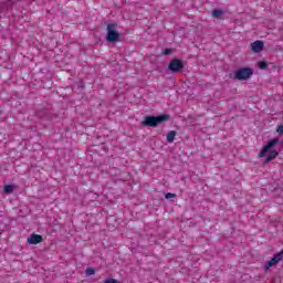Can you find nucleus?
<instances>
[{
    "label": "nucleus",
    "instance_id": "5",
    "mask_svg": "<svg viewBox=\"0 0 283 283\" xmlns=\"http://www.w3.org/2000/svg\"><path fill=\"white\" fill-rule=\"evenodd\" d=\"M277 143H280V139L274 138L271 139L260 151L259 154V158H264V156H266V154H269V151H271L273 149V147H275V145H277Z\"/></svg>",
    "mask_w": 283,
    "mask_h": 283
},
{
    "label": "nucleus",
    "instance_id": "8",
    "mask_svg": "<svg viewBox=\"0 0 283 283\" xmlns=\"http://www.w3.org/2000/svg\"><path fill=\"white\" fill-rule=\"evenodd\" d=\"M277 155H279L277 150H272V151H270V154H269V156L265 158L264 163H265V164H269V163H271V160H275V158H277Z\"/></svg>",
    "mask_w": 283,
    "mask_h": 283
},
{
    "label": "nucleus",
    "instance_id": "3",
    "mask_svg": "<svg viewBox=\"0 0 283 283\" xmlns=\"http://www.w3.org/2000/svg\"><path fill=\"white\" fill-rule=\"evenodd\" d=\"M253 76V69L251 67H243L239 69L234 72V78L237 81H247Z\"/></svg>",
    "mask_w": 283,
    "mask_h": 283
},
{
    "label": "nucleus",
    "instance_id": "4",
    "mask_svg": "<svg viewBox=\"0 0 283 283\" xmlns=\"http://www.w3.org/2000/svg\"><path fill=\"white\" fill-rule=\"evenodd\" d=\"M169 72H172V74H179L185 70V64L182 63V60L180 59H174L170 61L168 65Z\"/></svg>",
    "mask_w": 283,
    "mask_h": 283
},
{
    "label": "nucleus",
    "instance_id": "17",
    "mask_svg": "<svg viewBox=\"0 0 283 283\" xmlns=\"http://www.w3.org/2000/svg\"><path fill=\"white\" fill-rule=\"evenodd\" d=\"M104 283H120V282H118V280L116 279H108Z\"/></svg>",
    "mask_w": 283,
    "mask_h": 283
},
{
    "label": "nucleus",
    "instance_id": "11",
    "mask_svg": "<svg viewBox=\"0 0 283 283\" xmlns=\"http://www.w3.org/2000/svg\"><path fill=\"white\" fill-rule=\"evenodd\" d=\"M12 191H14V186L12 185L4 186V193H12Z\"/></svg>",
    "mask_w": 283,
    "mask_h": 283
},
{
    "label": "nucleus",
    "instance_id": "16",
    "mask_svg": "<svg viewBox=\"0 0 283 283\" xmlns=\"http://www.w3.org/2000/svg\"><path fill=\"white\" fill-rule=\"evenodd\" d=\"M166 200H169V198H176V193L168 192L165 196Z\"/></svg>",
    "mask_w": 283,
    "mask_h": 283
},
{
    "label": "nucleus",
    "instance_id": "13",
    "mask_svg": "<svg viewBox=\"0 0 283 283\" xmlns=\"http://www.w3.org/2000/svg\"><path fill=\"white\" fill-rule=\"evenodd\" d=\"M259 67L260 70H266V67H269V64H266V62H259Z\"/></svg>",
    "mask_w": 283,
    "mask_h": 283
},
{
    "label": "nucleus",
    "instance_id": "12",
    "mask_svg": "<svg viewBox=\"0 0 283 283\" xmlns=\"http://www.w3.org/2000/svg\"><path fill=\"white\" fill-rule=\"evenodd\" d=\"M0 10L6 12V10H8V2H0Z\"/></svg>",
    "mask_w": 283,
    "mask_h": 283
},
{
    "label": "nucleus",
    "instance_id": "18",
    "mask_svg": "<svg viewBox=\"0 0 283 283\" xmlns=\"http://www.w3.org/2000/svg\"><path fill=\"white\" fill-rule=\"evenodd\" d=\"M276 132L277 134H283V125L277 126Z\"/></svg>",
    "mask_w": 283,
    "mask_h": 283
},
{
    "label": "nucleus",
    "instance_id": "15",
    "mask_svg": "<svg viewBox=\"0 0 283 283\" xmlns=\"http://www.w3.org/2000/svg\"><path fill=\"white\" fill-rule=\"evenodd\" d=\"M164 54L165 56H169L170 54H174V49H165Z\"/></svg>",
    "mask_w": 283,
    "mask_h": 283
},
{
    "label": "nucleus",
    "instance_id": "9",
    "mask_svg": "<svg viewBox=\"0 0 283 283\" xmlns=\"http://www.w3.org/2000/svg\"><path fill=\"white\" fill-rule=\"evenodd\" d=\"M177 132L176 130H170L168 134H167V142L168 143H174V140L176 139V136H177Z\"/></svg>",
    "mask_w": 283,
    "mask_h": 283
},
{
    "label": "nucleus",
    "instance_id": "10",
    "mask_svg": "<svg viewBox=\"0 0 283 283\" xmlns=\"http://www.w3.org/2000/svg\"><path fill=\"white\" fill-rule=\"evenodd\" d=\"M222 14H224V11L222 9H216L212 11V17L214 19H220V17H222Z\"/></svg>",
    "mask_w": 283,
    "mask_h": 283
},
{
    "label": "nucleus",
    "instance_id": "2",
    "mask_svg": "<svg viewBox=\"0 0 283 283\" xmlns=\"http://www.w3.org/2000/svg\"><path fill=\"white\" fill-rule=\"evenodd\" d=\"M118 28L117 23H109L106 27L107 33H106V41L107 43H118L120 41V33L116 31Z\"/></svg>",
    "mask_w": 283,
    "mask_h": 283
},
{
    "label": "nucleus",
    "instance_id": "6",
    "mask_svg": "<svg viewBox=\"0 0 283 283\" xmlns=\"http://www.w3.org/2000/svg\"><path fill=\"white\" fill-rule=\"evenodd\" d=\"M41 242H43V237L36 233L31 234L27 239L28 244H41Z\"/></svg>",
    "mask_w": 283,
    "mask_h": 283
},
{
    "label": "nucleus",
    "instance_id": "1",
    "mask_svg": "<svg viewBox=\"0 0 283 283\" xmlns=\"http://www.w3.org/2000/svg\"><path fill=\"white\" fill-rule=\"evenodd\" d=\"M171 116L169 114H163L159 116H146L142 122L143 127H158V125H163V123H167Z\"/></svg>",
    "mask_w": 283,
    "mask_h": 283
},
{
    "label": "nucleus",
    "instance_id": "7",
    "mask_svg": "<svg viewBox=\"0 0 283 283\" xmlns=\"http://www.w3.org/2000/svg\"><path fill=\"white\" fill-rule=\"evenodd\" d=\"M252 52L260 53L262 50H264V42L256 40L251 44Z\"/></svg>",
    "mask_w": 283,
    "mask_h": 283
},
{
    "label": "nucleus",
    "instance_id": "14",
    "mask_svg": "<svg viewBox=\"0 0 283 283\" xmlns=\"http://www.w3.org/2000/svg\"><path fill=\"white\" fill-rule=\"evenodd\" d=\"M94 273H96V270H94L93 268H87L86 269V275H94Z\"/></svg>",
    "mask_w": 283,
    "mask_h": 283
}]
</instances>
